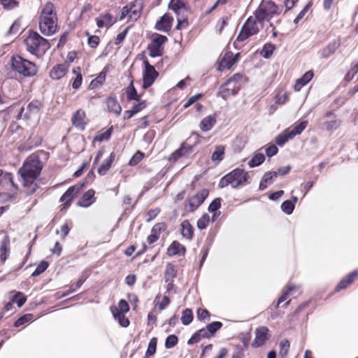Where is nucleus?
I'll return each instance as SVG.
<instances>
[{
  "mask_svg": "<svg viewBox=\"0 0 358 358\" xmlns=\"http://www.w3.org/2000/svg\"><path fill=\"white\" fill-rule=\"evenodd\" d=\"M42 169L41 161L36 157H29L24 162L22 167L19 169L18 173L21 176L24 186L27 188L26 192L28 195L34 194L38 185L35 180L39 176Z\"/></svg>",
  "mask_w": 358,
  "mask_h": 358,
  "instance_id": "f257e3e1",
  "label": "nucleus"
},
{
  "mask_svg": "<svg viewBox=\"0 0 358 358\" xmlns=\"http://www.w3.org/2000/svg\"><path fill=\"white\" fill-rule=\"evenodd\" d=\"M39 29L45 36L55 33L57 28V16L54 4L47 2L42 8L39 16Z\"/></svg>",
  "mask_w": 358,
  "mask_h": 358,
  "instance_id": "f03ea898",
  "label": "nucleus"
},
{
  "mask_svg": "<svg viewBox=\"0 0 358 358\" xmlns=\"http://www.w3.org/2000/svg\"><path fill=\"white\" fill-rule=\"evenodd\" d=\"M27 50L31 54L39 57L50 48V43L37 32L29 31L24 39Z\"/></svg>",
  "mask_w": 358,
  "mask_h": 358,
  "instance_id": "7ed1b4c3",
  "label": "nucleus"
},
{
  "mask_svg": "<svg viewBox=\"0 0 358 358\" xmlns=\"http://www.w3.org/2000/svg\"><path fill=\"white\" fill-rule=\"evenodd\" d=\"M249 178L248 173L241 169H235L222 177L218 184L220 188L231 185L232 188L243 186Z\"/></svg>",
  "mask_w": 358,
  "mask_h": 358,
  "instance_id": "20e7f679",
  "label": "nucleus"
},
{
  "mask_svg": "<svg viewBox=\"0 0 358 358\" xmlns=\"http://www.w3.org/2000/svg\"><path fill=\"white\" fill-rule=\"evenodd\" d=\"M12 66L18 73L29 77L37 73V67L34 62L15 55L12 57Z\"/></svg>",
  "mask_w": 358,
  "mask_h": 358,
  "instance_id": "39448f33",
  "label": "nucleus"
},
{
  "mask_svg": "<svg viewBox=\"0 0 358 358\" xmlns=\"http://www.w3.org/2000/svg\"><path fill=\"white\" fill-rule=\"evenodd\" d=\"M263 28V22L259 21L256 16H250L244 23L237 36V41H243L249 37L257 34Z\"/></svg>",
  "mask_w": 358,
  "mask_h": 358,
  "instance_id": "423d86ee",
  "label": "nucleus"
},
{
  "mask_svg": "<svg viewBox=\"0 0 358 358\" xmlns=\"http://www.w3.org/2000/svg\"><path fill=\"white\" fill-rule=\"evenodd\" d=\"M279 13L278 8L274 2L262 1L255 10V15L259 21L263 22L264 21H269L274 15Z\"/></svg>",
  "mask_w": 358,
  "mask_h": 358,
  "instance_id": "0eeeda50",
  "label": "nucleus"
},
{
  "mask_svg": "<svg viewBox=\"0 0 358 358\" xmlns=\"http://www.w3.org/2000/svg\"><path fill=\"white\" fill-rule=\"evenodd\" d=\"M143 7V0H135L130 6H124L121 13L120 19L127 16L132 21L139 18Z\"/></svg>",
  "mask_w": 358,
  "mask_h": 358,
  "instance_id": "6e6552de",
  "label": "nucleus"
},
{
  "mask_svg": "<svg viewBox=\"0 0 358 358\" xmlns=\"http://www.w3.org/2000/svg\"><path fill=\"white\" fill-rule=\"evenodd\" d=\"M166 41L167 38L165 36L157 34L153 35V38L148 47L149 55L152 57L162 56L164 51V44Z\"/></svg>",
  "mask_w": 358,
  "mask_h": 358,
  "instance_id": "1a4fd4ad",
  "label": "nucleus"
},
{
  "mask_svg": "<svg viewBox=\"0 0 358 358\" xmlns=\"http://www.w3.org/2000/svg\"><path fill=\"white\" fill-rule=\"evenodd\" d=\"M42 106V103L38 100H33L28 103L26 108L22 107L17 115L18 119H30L37 115Z\"/></svg>",
  "mask_w": 358,
  "mask_h": 358,
  "instance_id": "9d476101",
  "label": "nucleus"
},
{
  "mask_svg": "<svg viewBox=\"0 0 358 358\" xmlns=\"http://www.w3.org/2000/svg\"><path fill=\"white\" fill-rule=\"evenodd\" d=\"M143 64L144 70L143 72V87L144 89H147L153 84L157 77L158 76V73L155 70V67L150 64L147 60L143 61Z\"/></svg>",
  "mask_w": 358,
  "mask_h": 358,
  "instance_id": "9b49d317",
  "label": "nucleus"
},
{
  "mask_svg": "<svg viewBox=\"0 0 358 358\" xmlns=\"http://www.w3.org/2000/svg\"><path fill=\"white\" fill-rule=\"evenodd\" d=\"M83 187V184H77L70 187L64 192V194L60 198V201L63 203L61 206V210H65L67 208H69V206L71 205V203L73 197L80 192Z\"/></svg>",
  "mask_w": 358,
  "mask_h": 358,
  "instance_id": "f8f14e48",
  "label": "nucleus"
},
{
  "mask_svg": "<svg viewBox=\"0 0 358 358\" xmlns=\"http://www.w3.org/2000/svg\"><path fill=\"white\" fill-rule=\"evenodd\" d=\"M324 118L327 120L322 124V129L329 132H334L341 124V120L336 117L332 112H328L325 114Z\"/></svg>",
  "mask_w": 358,
  "mask_h": 358,
  "instance_id": "ddd939ff",
  "label": "nucleus"
},
{
  "mask_svg": "<svg viewBox=\"0 0 358 358\" xmlns=\"http://www.w3.org/2000/svg\"><path fill=\"white\" fill-rule=\"evenodd\" d=\"M269 329L266 327H259L255 329V338L252 343V348H259L263 345L269 338Z\"/></svg>",
  "mask_w": 358,
  "mask_h": 358,
  "instance_id": "4468645a",
  "label": "nucleus"
},
{
  "mask_svg": "<svg viewBox=\"0 0 358 358\" xmlns=\"http://www.w3.org/2000/svg\"><path fill=\"white\" fill-rule=\"evenodd\" d=\"M239 54L234 55L231 52H226L221 58L217 69L223 71L230 69L238 60Z\"/></svg>",
  "mask_w": 358,
  "mask_h": 358,
  "instance_id": "2eb2a0df",
  "label": "nucleus"
},
{
  "mask_svg": "<svg viewBox=\"0 0 358 358\" xmlns=\"http://www.w3.org/2000/svg\"><path fill=\"white\" fill-rule=\"evenodd\" d=\"M209 192L207 189H203L196 195L189 199V208L190 211H194L201 206L208 197Z\"/></svg>",
  "mask_w": 358,
  "mask_h": 358,
  "instance_id": "dca6fc26",
  "label": "nucleus"
},
{
  "mask_svg": "<svg viewBox=\"0 0 358 358\" xmlns=\"http://www.w3.org/2000/svg\"><path fill=\"white\" fill-rule=\"evenodd\" d=\"M169 8L172 10L176 15L187 14L189 13L184 0H171Z\"/></svg>",
  "mask_w": 358,
  "mask_h": 358,
  "instance_id": "f3484780",
  "label": "nucleus"
},
{
  "mask_svg": "<svg viewBox=\"0 0 358 358\" xmlns=\"http://www.w3.org/2000/svg\"><path fill=\"white\" fill-rule=\"evenodd\" d=\"M116 22V19L110 14L100 15L96 18V25L99 28H109Z\"/></svg>",
  "mask_w": 358,
  "mask_h": 358,
  "instance_id": "a211bd4d",
  "label": "nucleus"
},
{
  "mask_svg": "<svg viewBox=\"0 0 358 358\" xmlns=\"http://www.w3.org/2000/svg\"><path fill=\"white\" fill-rule=\"evenodd\" d=\"M95 192L93 189H89L80 198L78 205L83 208H87L96 201L94 196Z\"/></svg>",
  "mask_w": 358,
  "mask_h": 358,
  "instance_id": "6ab92c4d",
  "label": "nucleus"
},
{
  "mask_svg": "<svg viewBox=\"0 0 358 358\" xmlns=\"http://www.w3.org/2000/svg\"><path fill=\"white\" fill-rule=\"evenodd\" d=\"M71 122L76 128L84 130L86 125L85 113L81 109L78 110L72 117Z\"/></svg>",
  "mask_w": 358,
  "mask_h": 358,
  "instance_id": "aec40b11",
  "label": "nucleus"
},
{
  "mask_svg": "<svg viewBox=\"0 0 358 358\" xmlns=\"http://www.w3.org/2000/svg\"><path fill=\"white\" fill-rule=\"evenodd\" d=\"M173 21V18L171 16L165 14L156 23L155 27L157 30L167 32L171 29Z\"/></svg>",
  "mask_w": 358,
  "mask_h": 358,
  "instance_id": "412c9836",
  "label": "nucleus"
},
{
  "mask_svg": "<svg viewBox=\"0 0 358 358\" xmlns=\"http://www.w3.org/2000/svg\"><path fill=\"white\" fill-rule=\"evenodd\" d=\"M313 72L308 71L306 72L302 77L297 79L295 85H294V90L296 92H299L303 87L307 85L313 78Z\"/></svg>",
  "mask_w": 358,
  "mask_h": 358,
  "instance_id": "4be33fe9",
  "label": "nucleus"
},
{
  "mask_svg": "<svg viewBox=\"0 0 358 358\" xmlns=\"http://www.w3.org/2000/svg\"><path fill=\"white\" fill-rule=\"evenodd\" d=\"M115 159V154L113 152L110 156L100 165L97 169V172L100 176H104L112 166Z\"/></svg>",
  "mask_w": 358,
  "mask_h": 358,
  "instance_id": "5701e85b",
  "label": "nucleus"
},
{
  "mask_svg": "<svg viewBox=\"0 0 358 358\" xmlns=\"http://www.w3.org/2000/svg\"><path fill=\"white\" fill-rule=\"evenodd\" d=\"M185 248L181 245L179 242L175 241L167 250V255L169 256H174L176 255H183L185 253Z\"/></svg>",
  "mask_w": 358,
  "mask_h": 358,
  "instance_id": "b1692460",
  "label": "nucleus"
},
{
  "mask_svg": "<svg viewBox=\"0 0 358 358\" xmlns=\"http://www.w3.org/2000/svg\"><path fill=\"white\" fill-rule=\"evenodd\" d=\"M211 335L208 331L207 328H203L194 333L192 337L188 340L187 343L189 345H192L194 343H198L200 340L204 338H210Z\"/></svg>",
  "mask_w": 358,
  "mask_h": 358,
  "instance_id": "393cba45",
  "label": "nucleus"
},
{
  "mask_svg": "<svg viewBox=\"0 0 358 358\" xmlns=\"http://www.w3.org/2000/svg\"><path fill=\"white\" fill-rule=\"evenodd\" d=\"M340 46V42L338 41L334 40L330 43H329L325 48H324L321 50V55L323 58H328L331 55H333L335 51Z\"/></svg>",
  "mask_w": 358,
  "mask_h": 358,
  "instance_id": "a878e982",
  "label": "nucleus"
},
{
  "mask_svg": "<svg viewBox=\"0 0 358 358\" xmlns=\"http://www.w3.org/2000/svg\"><path fill=\"white\" fill-rule=\"evenodd\" d=\"M216 123V117L215 115H210L204 117L200 122V129L203 131L210 130Z\"/></svg>",
  "mask_w": 358,
  "mask_h": 358,
  "instance_id": "bb28decb",
  "label": "nucleus"
},
{
  "mask_svg": "<svg viewBox=\"0 0 358 358\" xmlns=\"http://www.w3.org/2000/svg\"><path fill=\"white\" fill-rule=\"evenodd\" d=\"M358 276V271H355L350 274H349L346 278L343 279L337 285L336 288V291H340L343 289L346 288L350 284L353 282L355 279Z\"/></svg>",
  "mask_w": 358,
  "mask_h": 358,
  "instance_id": "cd10ccee",
  "label": "nucleus"
},
{
  "mask_svg": "<svg viewBox=\"0 0 358 358\" xmlns=\"http://www.w3.org/2000/svg\"><path fill=\"white\" fill-rule=\"evenodd\" d=\"M308 125V122L304 120L299 122L297 124L293 125L287 129L289 132V137L292 138H294L296 135H299L302 133V131L306 129Z\"/></svg>",
  "mask_w": 358,
  "mask_h": 358,
  "instance_id": "c85d7f7f",
  "label": "nucleus"
},
{
  "mask_svg": "<svg viewBox=\"0 0 358 358\" xmlns=\"http://www.w3.org/2000/svg\"><path fill=\"white\" fill-rule=\"evenodd\" d=\"M67 71L65 64H57L50 73V77L55 80H59L64 77Z\"/></svg>",
  "mask_w": 358,
  "mask_h": 358,
  "instance_id": "c756f323",
  "label": "nucleus"
},
{
  "mask_svg": "<svg viewBox=\"0 0 358 358\" xmlns=\"http://www.w3.org/2000/svg\"><path fill=\"white\" fill-rule=\"evenodd\" d=\"M181 234L184 238L188 240H191L193 238L194 228L188 220H184L181 223Z\"/></svg>",
  "mask_w": 358,
  "mask_h": 358,
  "instance_id": "7c9ffc66",
  "label": "nucleus"
},
{
  "mask_svg": "<svg viewBox=\"0 0 358 358\" xmlns=\"http://www.w3.org/2000/svg\"><path fill=\"white\" fill-rule=\"evenodd\" d=\"M225 84L221 87V90L220 91V96L227 99L231 95H235L238 93L240 90L239 85H234L232 87H224Z\"/></svg>",
  "mask_w": 358,
  "mask_h": 358,
  "instance_id": "2f4dec72",
  "label": "nucleus"
},
{
  "mask_svg": "<svg viewBox=\"0 0 358 358\" xmlns=\"http://www.w3.org/2000/svg\"><path fill=\"white\" fill-rule=\"evenodd\" d=\"M276 178V173L273 171L266 172L259 183V189L264 190L265 189L268 185H270L273 182V179Z\"/></svg>",
  "mask_w": 358,
  "mask_h": 358,
  "instance_id": "473e14b6",
  "label": "nucleus"
},
{
  "mask_svg": "<svg viewBox=\"0 0 358 358\" xmlns=\"http://www.w3.org/2000/svg\"><path fill=\"white\" fill-rule=\"evenodd\" d=\"M192 150L191 146L186 145L185 143H183L181 147L176 150L171 156L170 159L171 160H177L180 157L187 155Z\"/></svg>",
  "mask_w": 358,
  "mask_h": 358,
  "instance_id": "72a5a7b5",
  "label": "nucleus"
},
{
  "mask_svg": "<svg viewBox=\"0 0 358 358\" xmlns=\"http://www.w3.org/2000/svg\"><path fill=\"white\" fill-rule=\"evenodd\" d=\"M108 110L116 115H120L122 111V108L119 104L117 100L114 98H108L106 101Z\"/></svg>",
  "mask_w": 358,
  "mask_h": 358,
  "instance_id": "f704fd0d",
  "label": "nucleus"
},
{
  "mask_svg": "<svg viewBox=\"0 0 358 358\" xmlns=\"http://www.w3.org/2000/svg\"><path fill=\"white\" fill-rule=\"evenodd\" d=\"M107 71L108 68L104 67L103 69L99 73V76L91 82L90 85L93 88L99 87L102 85L106 80Z\"/></svg>",
  "mask_w": 358,
  "mask_h": 358,
  "instance_id": "c9c22d12",
  "label": "nucleus"
},
{
  "mask_svg": "<svg viewBox=\"0 0 358 358\" xmlns=\"http://www.w3.org/2000/svg\"><path fill=\"white\" fill-rule=\"evenodd\" d=\"M112 313L115 319L118 321L119 324L122 327H127L129 325V320L124 315L126 313H120L117 310H113Z\"/></svg>",
  "mask_w": 358,
  "mask_h": 358,
  "instance_id": "e433bc0d",
  "label": "nucleus"
},
{
  "mask_svg": "<svg viewBox=\"0 0 358 358\" xmlns=\"http://www.w3.org/2000/svg\"><path fill=\"white\" fill-rule=\"evenodd\" d=\"M176 273L177 272L174 266L171 263L167 264L164 273V280L174 281V278L176 276Z\"/></svg>",
  "mask_w": 358,
  "mask_h": 358,
  "instance_id": "4c0bfd02",
  "label": "nucleus"
},
{
  "mask_svg": "<svg viewBox=\"0 0 358 358\" xmlns=\"http://www.w3.org/2000/svg\"><path fill=\"white\" fill-rule=\"evenodd\" d=\"M8 245L9 238L8 236L6 235L1 240L0 245V258L3 262H4L7 258L6 254L8 251Z\"/></svg>",
  "mask_w": 358,
  "mask_h": 358,
  "instance_id": "58836bf2",
  "label": "nucleus"
},
{
  "mask_svg": "<svg viewBox=\"0 0 358 358\" xmlns=\"http://www.w3.org/2000/svg\"><path fill=\"white\" fill-rule=\"evenodd\" d=\"M265 160V157L262 153H256L248 162L250 167L253 168L261 165Z\"/></svg>",
  "mask_w": 358,
  "mask_h": 358,
  "instance_id": "ea45409f",
  "label": "nucleus"
},
{
  "mask_svg": "<svg viewBox=\"0 0 358 358\" xmlns=\"http://www.w3.org/2000/svg\"><path fill=\"white\" fill-rule=\"evenodd\" d=\"M275 49V47L273 44L270 43H266L263 46V48L261 50L260 54L264 58L268 59L273 55Z\"/></svg>",
  "mask_w": 358,
  "mask_h": 358,
  "instance_id": "a19ab883",
  "label": "nucleus"
},
{
  "mask_svg": "<svg viewBox=\"0 0 358 358\" xmlns=\"http://www.w3.org/2000/svg\"><path fill=\"white\" fill-rule=\"evenodd\" d=\"M224 155V147L223 145H217L211 155V159L213 162H220L222 160Z\"/></svg>",
  "mask_w": 358,
  "mask_h": 358,
  "instance_id": "79ce46f5",
  "label": "nucleus"
},
{
  "mask_svg": "<svg viewBox=\"0 0 358 358\" xmlns=\"http://www.w3.org/2000/svg\"><path fill=\"white\" fill-rule=\"evenodd\" d=\"M127 97L129 100L138 101L140 99V95L137 94V92L134 86L133 81L131 82L127 88Z\"/></svg>",
  "mask_w": 358,
  "mask_h": 358,
  "instance_id": "37998d69",
  "label": "nucleus"
},
{
  "mask_svg": "<svg viewBox=\"0 0 358 358\" xmlns=\"http://www.w3.org/2000/svg\"><path fill=\"white\" fill-rule=\"evenodd\" d=\"M193 320V313L191 309L186 308L183 310L182 317H181V322L184 325H188Z\"/></svg>",
  "mask_w": 358,
  "mask_h": 358,
  "instance_id": "c03bdc74",
  "label": "nucleus"
},
{
  "mask_svg": "<svg viewBox=\"0 0 358 358\" xmlns=\"http://www.w3.org/2000/svg\"><path fill=\"white\" fill-rule=\"evenodd\" d=\"M289 139H292V138L289 137L288 131L285 129L275 138V143L277 145L282 146Z\"/></svg>",
  "mask_w": 358,
  "mask_h": 358,
  "instance_id": "a18cd8bd",
  "label": "nucleus"
},
{
  "mask_svg": "<svg viewBox=\"0 0 358 358\" xmlns=\"http://www.w3.org/2000/svg\"><path fill=\"white\" fill-rule=\"evenodd\" d=\"M289 347H290L289 341L287 339L282 340L280 343V350L279 352V355L282 357V358L286 357V356L288 353Z\"/></svg>",
  "mask_w": 358,
  "mask_h": 358,
  "instance_id": "49530a36",
  "label": "nucleus"
},
{
  "mask_svg": "<svg viewBox=\"0 0 358 358\" xmlns=\"http://www.w3.org/2000/svg\"><path fill=\"white\" fill-rule=\"evenodd\" d=\"M111 136V129H107L105 131L99 132L94 138V141L103 142L109 140Z\"/></svg>",
  "mask_w": 358,
  "mask_h": 358,
  "instance_id": "de8ad7c7",
  "label": "nucleus"
},
{
  "mask_svg": "<svg viewBox=\"0 0 358 358\" xmlns=\"http://www.w3.org/2000/svg\"><path fill=\"white\" fill-rule=\"evenodd\" d=\"M177 29H182L188 26L187 14H180V15H177Z\"/></svg>",
  "mask_w": 358,
  "mask_h": 358,
  "instance_id": "09e8293b",
  "label": "nucleus"
},
{
  "mask_svg": "<svg viewBox=\"0 0 358 358\" xmlns=\"http://www.w3.org/2000/svg\"><path fill=\"white\" fill-rule=\"evenodd\" d=\"M79 71V68H78L77 70L75 69L73 70V73L76 75L72 83V87L75 90H77L80 87L83 81L82 75L78 72Z\"/></svg>",
  "mask_w": 358,
  "mask_h": 358,
  "instance_id": "8fccbe9b",
  "label": "nucleus"
},
{
  "mask_svg": "<svg viewBox=\"0 0 358 358\" xmlns=\"http://www.w3.org/2000/svg\"><path fill=\"white\" fill-rule=\"evenodd\" d=\"M34 320V315L32 314H26L19 319H17L15 323L14 326L16 327H20L21 325L25 324L26 322H31Z\"/></svg>",
  "mask_w": 358,
  "mask_h": 358,
  "instance_id": "3c124183",
  "label": "nucleus"
},
{
  "mask_svg": "<svg viewBox=\"0 0 358 358\" xmlns=\"http://www.w3.org/2000/svg\"><path fill=\"white\" fill-rule=\"evenodd\" d=\"M113 310H117L121 313H127L129 310V307L127 302L125 300H120L118 303V306L117 307H112L111 312Z\"/></svg>",
  "mask_w": 358,
  "mask_h": 358,
  "instance_id": "603ef678",
  "label": "nucleus"
},
{
  "mask_svg": "<svg viewBox=\"0 0 358 358\" xmlns=\"http://www.w3.org/2000/svg\"><path fill=\"white\" fill-rule=\"evenodd\" d=\"M296 286H294V285L293 286H288L287 289L285 292H283V293L281 294V296L278 299V303H277V307H278L280 303H282L283 301H285L288 298V296L291 294V292L293 290H296Z\"/></svg>",
  "mask_w": 358,
  "mask_h": 358,
  "instance_id": "864d4df0",
  "label": "nucleus"
},
{
  "mask_svg": "<svg viewBox=\"0 0 358 358\" xmlns=\"http://www.w3.org/2000/svg\"><path fill=\"white\" fill-rule=\"evenodd\" d=\"M294 208V203L289 200L284 201L281 205L282 210L287 215H290L293 212Z\"/></svg>",
  "mask_w": 358,
  "mask_h": 358,
  "instance_id": "5fc2aeb1",
  "label": "nucleus"
},
{
  "mask_svg": "<svg viewBox=\"0 0 358 358\" xmlns=\"http://www.w3.org/2000/svg\"><path fill=\"white\" fill-rule=\"evenodd\" d=\"M178 339L176 335H169L165 341V347L167 349H171L176 346L178 343Z\"/></svg>",
  "mask_w": 358,
  "mask_h": 358,
  "instance_id": "6e6d98bb",
  "label": "nucleus"
},
{
  "mask_svg": "<svg viewBox=\"0 0 358 358\" xmlns=\"http://www.w3.org/2000/svg\"><path fill=\"white\" fill-rule=\"evenodd\" d=\"M48 263L45 261L41 262L32 273V276H37L43 273L48 267Z\"/></svg>",
  "mask_w": 358,
  "mask_h": 358,
  "instance_id": "4d7b16f0",
  "label": "nucleus"
},
{
  "mask_svg": "<svg viewBox=\"0 0 358 358\" xmlns=\"http://www.w3.org/2000/svg\"><path fill=\"white\" fill-rule=\"evenodd\" d=\"M357 72H358V62L352 66L351 69L349 70V71L345 75V80L348 82L352 80Z\"/></svg>",
  "mask_w": 358,
  "mask_h": 358,
  "instance_id": "13d9d810",
  "label": "nucleus"
},
{
  "mask_svg": "<svg viewBox=\"0 0 358 358\" xmlns=\"http://www.w3.org/2000/svg\"><path fill=\"white\" fill-rule=\"evenodd\" d=\"M210 217L208 215L204 214L201 217H200L197 221V227L199 229H204L207 227L209 223Z\"/></svg>",
  "mask_w": 358,
  "mask_h": 358,
  "instance_id": "bf43d9fd",
  "label": "nucleus"
},
{
  "mask_svg": "<svg viewBox=\"0 0 358 358\" xmlns=\"http://www.w3.org/2000/svg\"><path fill=\"white\" fill-rule=\"evenodd\" d=\"M222 326V324L220 322H213L210 323L206 326L208 329V331L210 333L211 336L218 331Z\"/></svg>",
  "mask_w": 358,
  "mask_h": 358,
  "instance_id": "052dcab7",
  "label": "nucleus"
},
{
  "mask_svg": "<svg viewBox=\"0 0 358 358\" xmlns=\"http://www.w3.org/2000/svg\"><path fill=\"white\" fill-rule=\"evenodd\" d=\"M157 348V338H152L148 344V347L146 351V356H152L156 352Z\"/></svg>",
  "mask_w": 358,
  "mask_h": 358,
  "instance_id": "680f3d73",
  "label": "nucleus"
},
{
  "mask_svg": "<svg viewBox=\"0 0 358 358\" xmlns=\"http://www.w3.org/2000/svg\"><path fill=\"white\" fill-rule=\"evenodd\" d=\"M12 301H13V302L16 303L17 304L18 307H21L26 302L27 298L22 293L17 292L13 296Z\"/></svg>",
  "mask_w": 358,
  "mask_h": 358,
  "instance_id": "e2e57ef3",
  "label": "nucleus"
},
{
  "mask_svg": "<svg viewBox=\"0 0 358 358\" xmlns=\"http://www.w3.org/2000/svg\"><path fill=\"white\" fill-rule=\"evenodd\" d=\"M86 35L88 36V45L92 48H96L100 41L99 37L95 35L91 36L89 32H87Z\"/></svg>",
  "mask_w": 358,
  "mask_h": 358,
  "instance_id": "0e129e2a",
  "label": "nucleus"
},
{
  "mask_svg": "<svg viewBox=\"0 0 358 358\" xmlns=\"http://www.w3.org/2000/svg\"><path fill=\"white\" fill-rule=\"evenodd\" d=\"M144 154L140 151H137L129 161L131 166H135L138 164L143 158Z\"/></svg>",
  "mask_w": 358,
  "mask_h": 358,
  "instance_id": "69168bd1",
  "label": "nucleus"
},
{
  "mask_svg": "<svg viewBox=\"0 0 358 358\" xmlns=\"http://www.w3.org/2000/svg\"><path fill=\"white\" fill-rule=\"evenodd\" d=\"M196 317L199 320H204L210 318V313L206 309L199 308L197 310Z\"/></svg>",
  "mask_w": 358,
  "mask_h": 358,
  "instance_id": "338daca9",
  "label": "nucleus"
},
{
  "mask_svg": "<svg viewBox=\"0 0 358 358\" xmlns=\"http://www.w3.org/2000/svg\"><path fill=\"white\" fill-rule=\"evenodd\" d=\"M221 206V200L220 198L214 199L208 206L209 212H215Z\"/></svg>",
  "mask_w": 358,
  "mask_h": 358,
  "instance_id": "774afa93",
  "label": "nucleus"
}]
</instances>
